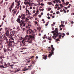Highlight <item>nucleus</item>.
I'll list each match as a JSON object with an SVG mask.
<instances>
[{
	"mask_svg": "<svg viewBox=\"0 0 74 74\" xmlns=\"http://www.w3.org/2000/svg\"><path fill=\"white\" fill-rule=\"evenodd\" d=\"M51 49H52L51 50V53L49 54L48 57H49V58H51V56L52 55V54H53V51H54V50H55V48L53 47V45H51Z\"/></svg>",
	"mask_w": 74,
	"mask_h": 74,
	"instance_id": "f257e3e1",
	"label": "nucleus"
},
{
	"mask_svg": "<svg viewBox=\"0 0 74 74\" xmlns=\"http://www.w3.org/2000/svg\"><path fill=\"white\" fill-rule=\"evenodd\" d=\"M61 34V33L60 32H58L57 33H54V34H53V35H54V36H52V38L55 40V38H56V37H59V35H60V34Z\"/></svg>",
	"mask_w": 74,
	"mask_h": 74,
	"instance_id": "f03ea898",
	"label": "nucleus"
},
{
	"mask_svg": "<svg viewBox=\"0 0 74 74\" xmlns=\"http://www.w3.org/2000/svg\"><path fill=\"white\" fill-rule=\"evenodd\" d=\"M59 30L58 29V28H56L55 29V30H54L53 31H51L52 33H59L58 32Z\"/></svg>",
	"mask_w": 74,
	"mask_h": 74,
	"instance_id": "7ed1b4c3",
	"label": "nucleus"
},
{
	"mask_svg": "<svg viewBox=\"0 0 74 74\" xmlns=\"http://www.w3.org/2000/svg\"><path fill=\"white\" fill-rule=\"evenodd\" d=\"M6 43L8 45H10V47H11L12 46V42L11 41H8L6 42Z\"/></svg>",
	"mask_w": 74,
	"mask_h": 74,
	"instance_id": "20e7f679",
	"label": "nucleus"
},
{
	"mask_svg": "<svg viewBox=\"0 0 74 74\" xmlns=\"http://www.w3.org/2000/svg\"><path fill=\"white\" fill-rule=\"evenodd\" d=\"M9 33H10L9 30H7V31L5 33V34H6V36H9Z\"/></svg>",
	"mask_w": 74,
	"mask_h": 74,
	"instance_id": "39448f33",
	"label": "nucleus"
},
{
	"mask_svg": "<svg viewBox=\"0 0 74 74\" xmlns=\"http://www.w3.org/2000/svg\"><path fill=\"white\" fill-rule=\"evenodd\" d=\"M43 59H45V60H46L47 59V55H46L45 56V55H42Z\"/></svg>",
	"mask_w": 74,
	"mask_h": 74,
	"instance_id": "423d86ee",
	"label": "nucleus"
},
{
	"mask_svg": "<svg viewBox=\"0 0 74 74\" xmlns=\"http://www.w3.org/2000/svg\"><path fill=\"white\" fill-rule=\"evenodd\" d=\"M32 32L30 31H29V30H28L27 31V34H32Z\"/></svg>",
	"mask_w": 74,
	"mask_h": 74,
	"instance_id": "0eeeda50",
	"label": "nucleus"
},
{
	"mask_svg": "<svg viewBox=\"0 0 74 74\" xmlns=\"http://www.w3.org/2000/svg\"><path fill=\"white\" fill-rule=\"evenodd\" d=\"M24 3L25 5H27V4H29L30 3V2H29L28 1L26 2V3L25 2H24Z\"/></svg>",
	"mask_w": 74,
	"mask_h": 74,
	"instance_id": "6e6552de",
	"label": "nucleus"
},
{
	"mask_svg": "<svg viewBox=\"0 0 74 74\" xmlns=\"http://www.w3.org/2000/svg\"><path fill=\"white\" fill-rule=\"evenodd\" d=\"M29 37L30 38H35V37H34V36H32L31 35H29Z\"/></svg>",
	"mask_w": 74,
	"mask_h": 74,
	"instance_id": "1a4fd4ad",
	"label": "nucleus"
},
{
	"mask_svg": "<svg viewBox=\"0 0 74 74\" xmlns=\"http://www.w3.org/2000/svg\"><path fill=\"white\" fill-rule=\"evenodd\" d=\"M16 21L19 23H21V21H20V18H18Z\"/></svg>",
	"mask_w": 74,
	"mask_h": 74,
	"instance_id": "9d476101",
	"label": "nucleus"
},
{
	"mask_svg": "<svg viewBox=\"0 0 74 74\" xmlns=\"http://www.w3.org/2000/svg\"><path fill=\"white\" fill-rule=\"evenodd\" d=\"M23 15V17H22V19L23 20L25 19V14H24Z\"/></svg>",
	"mask_w": 74,
	"mask_h": 74,
	"instance_id": "9b49d317",
	"label": "nucleus"
},
{
	"mask_svg": "<svg viewBox=\"0 0 74 74\" xmlns=\"http://www.w3.org/2000/svg\"><path fill=\"white\" fill-rule=\"evenodd\" d=\"M47 4H49V5H51V4H52V5H53V4L51 2H48L47 3Z\"/></svg>",
	"mask_w": 74,
	"mask_h": 74,
	"instance_id": "f8f14e48",
	"label": "nucleus"
},
{
	"mask_svg": "<svg viewBox=\"0 0 74 74\" xmlns=\"http://www.w3.org/2000/svg\"><path fill=\"white\" fill-rule=\"evenodd\" d=\"M60 35H59V38H61V36H62V38H63V37H64V36H62V35L61 34H60Z\"/></svg>",
	"mask_w": 74,
	"mask_h": 74,
	"instance_id": "ddd939ff",
	"label": "nucleus"
},
{
	"mask_svg": "<svg viewBox=\"0 0 74 74\" xmlns=\"http://www.w3.org/2000/svg\"><path fill=\"white\" fill-rule=\"evenodd\" d=\"M28 26H29L28 27L27 26H26V28H28L29 29H30V26L31 25H29Z\"/></svg>",
	"mask_w": 74,
	"mask_h": 74,
	"instance_id": "4468645a",
	"label": "nucleus"
},
{
	"mask_svg": "<svg viewBox=\"0 0 74 74\" xmlns=\"http://www.w3.org/2000/svg\"><path fill=\"white\" fill-rule=\"evenodd\" d=\"M25 24V21H23L22 22V23L20 24V26H22L23 25V24Z\"/></svg>",
	"mask_w": 74,
	"mask_h": 74,
	"instance_id": "2eb2a0df",
	"label": "nucleus"
},
{
	"mask_svg": "<svg viewBox=\"0 0 74 74\" xmlns=\"http://www.w3.org/2000/svg\"><path fill=\"white\" fill-rule=\"evenodd\" d=\"M5 67H9V66H8V64H7L6 63H5Z\"/></svg>",
	"mask_w": 74,
	"mask_h": 74,
	"instance_id": "dca6fc26",
	"label": "nucleus"
},
{
	"mask_svg": "<svg viewBox=\"0 0 74 74\" xmlns=\"http://www.w3.org/2000/svg\"><path fill=\"white\" fill-rule=\"evenodd\" d=\"M29 69H26L25 70V69H23L22 71H27V70H29Z\"/></svg>",
	"mask_w": 74,
	"mask_h": 74,
	"instance_id": "f3484780",
	"label": "nucleus"
},
{
	"mask_svg": "<svg viewBox=\"0 0 74 74\" xmlns=\"http://www.w3.org/2000/svg\"><path fill=\"white\" fill-rule=\"evenodd\" d=\"M55 1L56 3H59V0H55Z\"/></svg>",
	"mask_w": 74,
	"mask_h": 74,
	"instance_id": "a211bd4d",
	"label": "nucleus"
},
{
	"mask_svg": "<svg viewBox=\"0 0 74 74\" xmlns=\"http://www.w3.org/2000/svg\"><path fill=\"white\" fill-rule=\"evenodd\" d=\"M28 30H29V31H30L31 32H33V31L32 30V29H29Z\"/></svg>",
	"mask_w": 74,
	"mask_h": 74,
	"instance_id": "6ab92c4d",
	"label": "nucleus"
},
{
	"mask_svg": "<svg viewBox=\"0 0 74 74\" xmlns=\"http://www.w3.org/2000/svg\"><path fill=\"white\" fill-rule=\"evenodd\" d=\"M10 34L11 37H12V36H14V34H13V33L11 34V33H10Z\"/></svg>",
	"mask_w": 74,
	"mask_h": 74,
	"instance_id": "aec40b11",
	"label": "nucleus"
},
{
	"mask_svg": "<svg viewBox=\"0 0 74 74\" xmlns=\"http://www.w3.org/2000/svg\"><path fill=\"white\" fill-rule=\"evenodd\" d=\"M3 50L4 52H6V50L5 49V48H3Z\"/></svg>",
	"mask_w": 74,
	"mask_h": 74,
	"instance_id": "412c9836",
	"label": "nucleus"
},
{
	"mask_svg": "<svg viewBox=\"0 0 74 74\" xmlns=\"http://www.w3.org/2000/svg\"><path fill=\"white\" fill-rule=\"evenodd\" d=\"M69 4V2H66V5H68V4Z\"/></svg>",
	"mask_w": 74,
	"mask_h": 74,
	"instance_id": "4be33fe9",
	"label": "nucleus"
},
{
	"mask_svg": "<svg viewBox=\"0 0 74 74\" xmlns=\"http://www.w3.org/2000/svg\"><path fill=\"white\" fill-rule=\"evenodd\" d=\"M61 26H62V27H64V25L62 24L61 25Z\"/></svg>",
	"mask_w": 74,
	"mask_h": 74,
	"instance_id": "5701e85b",
	"label": "nucleus"
},
{
	"mask_svg": "<svg viewBox=\"0 0 74 74\" xmlns=\"http://www.w3.org/2000/svg\"><path fill=\"white\" fill-rule=\"evenodd\" d=\"M60 5V7H63V6L62 5V4H60V5Z\"/></svg>",
	"mask_w": 74,
	"mask_h": 74,
	"instance_id": "b1692460",
	"label": "nucleus"
},
{
	"mask_svg": "<svg viewBox=\"0 0 74 74\" xmlns=\"http://www.w3.org/2000/svg\"><path fill=\"white\" fill-rule=\"evenodd\" d=\"M51 8H48V11H50V10H51Z\"/></svg>",
	"mask_w": 74,
	"mask_h": 74,
	"instance_id": "393cba45",
	"label": "nucleus"
},
{
	"mask_svg": "<svg viewBox=\"0 0 74 74\" xmlns=\"http://www.w3.org/2000/svg\"><path fill=\"white\" fill-rule=\"evenodd\" d=\"M63 11L65 13H66V11L65 9H63Z\"/></svg>",
	"mask_w": 74,
	"mask_h": 74,
	"instance_id": "a878e982",
	"label": "nucleus"
},
{
	"mask_svg": "<svg viewBox=\"0 0 74 74\" xmlns=\"http://www.w3.org/2000/svg\"><path fill=\"white\" fill-rule=\"evenodd\" d=\"M23 45H23L24 47H26V46H27V45H26V43H24Z\"/></svg>",
	"mask_w": 74,
	"mask_h": 74,
	"instance_id": "bb28decb",
	"label": "nucleus"
},
{
	"mask_svg": "<svg viewBox=\"0 0 74 74\" xmlns=\"http://www.w3.org/2000/svg\"><path fill=\"white\" fill-rule=\"evenodd\" d=\"M5 38L6 39V40H8V39L7 38V37L6 36L5 37Z\"/></svg>",
	"mask_w": 74,
	"mask_h": 74,
	"instance_id": "cd10ccee",
	"label": "nucleus"
},
{
	"mask_svg": "<svg viewBox=\"0 0 74 74\" xmlns=\"http://www.w3.org/2000/svg\"><path fill=\"white\" fill-rule=\"evenodd\" d=\"M59 13H60V12H56V14H59Z\"/></svg>",
	"mask_w": 74,
	"mask_h": 74,
	"instance_id": "c85d7f7f",
	"label": "nucleus"
},
{
	"mask_svg": "<svg viewBox=\"0 0 74 74\" xmlns=\"http://www.w3.org/2000/svg\"><path fill=\"white\" fill-rule=\"evenodd\" d=\"M13 8V5H11L10 6V8Z\"/></svg>",
	"mask_w": 74,
	"mask_h": 74,
	"instance_id": "c756f323",
	"label": "nucleus"
},
{
	"mask_svg": "<svg viewBox=\"0 0 74 74\" xmlns=\"http://www.w3.org/2000/svg\"><path fill=\"white\" fill-rule=\"evenodd\" d=\"M16 11H15L13 12V14H16Z\"/></svg>",
	"mask_w": 74,
	"mask_h": 74,
	"instance_id": "7c9ffc66",
	"label": "nucleus"
},
{
	"mask_svg": "<svg viewBox=\"0 0 74 74\" xmlns=\"http://www.w3.org/2000/svg\"><path fill=\"white\" fill-rule=\"evenodd\" d=\"M39 12V11H38V10H37V11L36 12V13H38Z\"/></svg>",
	"mask_w": 74,
	"mask_h": 74,
	"instance_id": "2f4dec72",
	"label": "nucleus"
},
{
	"mask_svg": "<svg viewBox=\"0 0 74 74\" xmlns=\"http://www.w3.org/2000/svg\"><path fill=\"white\" fill-rule=\"evenodd\" d=\"M9 9H10L9 11L10 12H11V10H12V9H11L10 8H9Z\"/></svg>",
	"mask_w": 74,
	"mask_h": 74,
	"instance_id": "473e14b6",
	"label": "nucleus"
},
{
	"mask_svg": "<svg viewBox=\"0 0 74 74\" xmlns=\"http://www.w3.org/2000/svg\"><path fill=\"white\" fill-rule=\"evenodd\" d=\"M38 29H39V31H40V30H41V27H39Z\"/></svg>",
	"mask_w": 74,
	"mask_h": 74,
	"instance_id": "72a5a7b5",
	"label": "nucleus"
},
{
	"mask_svg": "<svg viewBox=\"0 0 74 74\" xmlns=\"http://www.w3.org/2000/svg\"><path fill=\"white\" fill-rule=\"evenodd\" d=\"M47 18L48 19H50V18H51V17H50L49 16H48L47 17Z\"/></svg>",
	"mask_w": 74,
	"mask_h": 74,
	"instance_id": "f704fd0d",
	"label": "nucleus"
},
{
	"mask_svg": "<svg viewBox=\"0 0 74 74\" xmlns=\"http://www.w3.org/2000/svg\"><path fill=\"white\" fill-rule=\"evenodd\" d=\"M48 24L47 23L45 24V26H48V24L49 23L48 22H47Z\"/></svg>",
	"mask_w": 74,
	"mask_h": 74,
	"instance_id": "c9c22d12",
	"label": "nucleus"
},
{
	"mask_svg": "<svg viewBox=\"0 0 74 74\" xmlns=\"http://www.w3.org/2000/svg\"><path fill=\"white\" fill-rule=\"evenodd\" d=\"M60 7H58V9H57V10H60Z\"/></svg>",
	"mask_w": 74,
	"mask_h": 74,
	"instance_id": "e433bc0d",
	"label": "nucleus"
},
{
	"mask_svg": "<svg viewBox=\"0 0 74 74\" xmlns=\"http://www.w3.org/2000/svg\"><path fill=\"white\" fill-rule=\"evenodd\" d=\"M28 14L29 15H31V13H30V12L29 11L28 12Z\"/></svg>",
	"mask_w": 74,
	"mask_h": 74,
	"instance_id": "4c0bfd02",
	"label": "nucleus"
},
{
	"mask_svg": "<svg viewBox=\"0 0 74 74\" xmlns=\"http://www.w3.org/2000/svg\"><path fill=\"white\" fill-rule=\"evenodd\" d=\"M23 26L25 27V26H26V24H25V23L23 24Z\"/></svg>",
	"mask_w": 74,
	"mask_h": 74,
	"instance_id": "58836bf2",
	"label": "nucleus"
},
{
	"mask_svg": "<svg viewBox=\"0 0 74 74\" xmlns=\"http://www.w3.org/2000/svg\"><path fill=\"white\" fill-rule=\"evenodd\" d=\"M53 2L54 3H56V1H55H55H53Z\"/></svg>",
	"mask_w": 74,
	"mask_h": 74,
	"instance_id": "ea45409f",
	"label": "nucleus"
},
{
	"mask_svg": "<svg viewBox=\"0 0 74 74\" xmlns=\"http://www.w3.org/2000/svg\"><path fill=\"white\" fill-rule=\"evenodd\" d=\"M62 35H63V36H65V34L64 33H62Z\"/></svg>",
	"mask_w": 74,
	"mask_h": 74,
	"instance_id": "a19ab883",
	"label": "nucleus"
},
{
	"mask_svg": "<svg viewBox=\"0 0 74 74\" xmlns=\"http://www.w3.org/2000/svg\"><path fill=\"white\" fill-rule=\"evenodd\" d=\"M66 34L67 36H69V32L67 33Z\"/></svg>",
	"mask_w": 74,
	"mask_h": 74,
	"instance_id": "79ce46f5",
	"label": "nucleus"
},
{
	"mask_svg": "<svg viewBox=\"0 0 74 74\" xmlns=\"http://www.w3.org/2000/svg\"><path fill=\"white\" fill-rule=\"evenodd\" d=\"M19 5H20V3H18L17 6H19Z\"/></svg>",
	"mask_w": 74,
	"mask_h": 74,
	"instance_id": "37998d69",
	"label": "nucleus"
},
{
	"mask_svg": "<svg viewBox=\"0 0 74 74\" xmlns=\"http://www.w3.org/2000/svg\"><path fill=\"white\" fill-rule=\"evenodd\" d=\"M39 17H40V18H41V15H38Z\"/></svg>",
	"mask_w": 74,
	"mask_h": 74,
	"instance_id": "c03bdc74",
	"label": "nucleus"
},
{
	"mask_svg": "<svg viewBox=\"0 0 74 74\" xmlns=\"http://www.w3.org/2000/svg\"><path fill=\"white\" fill-rule=\"evenodd\" d=\"M8 66H10V64H11V63H9V62H8Z\"/></svg>",
	"mask_w": 74,
	"mask_h": 74,
	"instance_id": "a18cd8bd",
	"label": "nucleus"
},
{
	"mask_svg": "<svg viewBox=\"0 0 74 74\" xmlns=\"http://www.w3.org/2000/svg\"><path fill=\"white\" fill-rule=\"evenodd\" d=\"M32 35H33V36H32L33 37H35L34 36H35V34H32Z\"/></svg>",
	"mask_w": 74,
	"mask_h": 74,
	"instance_id": "49530a36",
	"label": "nucleus"
},
{
	"mask_svg": "<svg viewBox=\"0 0 74 74\" xmlns=\"http://www.w3.org/2000/svg\"><path fill=\"white\" fill-rule=\"evenodd\" d=\"M60 12H63V10H62V9H61L60 10Z\"/></svg>",
	"mask_w": 74,
	"mask_h": 74,
	"instance_id": "de8ad7c7",
	"label": "nucleus"
},
{
	"mask_svg": "<svg viewBox=\"0 0 74 74\" xmlns=\"http://www.w3.org/2000/svg\"><path fill=\"white\" fill-rule=\"evenodd\" d=\"M35 24H36V25H37V22L36 21V22H35Z\"/></svg>",
	"mask_w": 74,
	"mask_h": 74,
	"instance_id": "09e8293b",
	"label": "nucleus"
},
{
	"mask_svg": "<svg viewBox=\"0 0 74 74\" xmlns=\"http://www.w3.org/2000/svg\"><path fill=\"white\" fill-rule=\"evenodd\" d=\"M12 5H14V2H13V3H12Z\"/></svg>",
	"mask_w": 74,
	"mask_h": 74,
	"instance_id": "8fccbe9b",
	"label": "nucleus"
},
{
	"mask_svg": "<svg viewBox=\"0 0 74 74\" xmlns=\"http://www.w3.org/2000/svg\"><path fill=\"white\" fill-rule=\"evenodd\" d=\"M33 10H35L36 9V8H35V7H33Z\"/></svg>",
	"mask_w": 74,
	"mask_h": 74,
	"instance_id": "3c124183",
	"label": "nucleus"
},
{
	"mask_svg": "<svg viewBox=\"0 0 74 74\" xmlns=\"http://www.w3.org/2000/svg\"><path fill=\"white\" fill-rule=\"evenodd\" d=\"M33 13H35L36 12V11L33 10Z\"/></svg>",
	"mask_w": 74,
	"mask_h": 74,
	"instance_id": "603ef678",
	"label": "nucleus"
},
{
	"mask_svg": "<svg viewBox=\"0 0 74 74\" xmlns=\"http://www.w3.org/2000/svg\"><path fill=\"white\" fill-rule=\"evenodd\" d=\"M64 8H65V9L66 10H67V8L66 7H64Z\"/></svg>",
	"mask_w": 74,
	"mask_h": 74,
	"instance_id": "864d4df0",
	"label": "nucleus"
},
{
	"mask_svg": "<svg viewBox=\"0 0 74 74\" xmlns=\"http://www.w3.org/2000/svg\"><path fill=\"white\" fill-rule=\"evenodd\" d=\"M2 67H3V68H6V67H4V66L3 65H2Z\"/></svg>",
	"mask_w": 74,
	"mask_h": 74,
	"instance_id": "5fc2aeb1",
	"label": "nucleus"
},
{
	"mask_svg": "<svg viewBox=\"0 0 74 74\" xmlns=\"http://www.w3.org/2000/svg\"><path fill=\"white\" fill-rule=\"evenodd\" d=\"M43 3H42L40 5H44V4L43 5L42 4Z\"/></svg>",
	"mask_w": 74,
	"mask_h": 74,
	"instance_id": "6e6d98bb",
	"label": "nucleus"
},
{
	"mask_svg": "<svg viewBox=\"0 0 74 74\" xmlns=\"http://www.w3.org/2000/svg\"><path fill=\"white\" fill-rule=\"evenodd\" d=\"M2 3H3V1H1V2L0 3V4H2Z\"/></svg>",
	"mask_w": 74,
	"mask_h": 74,
	"instance_id": "4d7b16f0",
	"label": "nucleus"
},
{
	"mask_svg": "<svg viewBox=\"0 0 74 74\" xmlns=\"http://www.w3.org/2000/svg\"><path fill=\"white\" fill-rule=\"evenodd\" d=\"M58 2H59L60 3H61V1H60V0H59V1H58Z\"/></svg>",
	"mask_w": 74,
	"mask_h": 74,
	"instance_id": "13d9d810",
	"label": "nucleus"
},
{
	"mask_svg": "<svg viewBox=\"0 0 74 74\" xmlns=\"http://www.w3.org/2000/svg\"><path fill=\"white\" fill-rule=\"evenodd\" d=\"M74 23V22L72 21L71 22V23H72V24H73Z\"/></svg>",
	"mask_w": 74,
	"mask_h": 74,
	"instance_id": "bf43d9fd",
	"label": "nucleus"
},
{
	"mask_svg": "<svg viewBox=\"0 0 74 74\" xmlns=\"http://www.w3.org/2000/svg\"><path fill=\"white\" fill-rule=\"evenodd\" d=\"M53 25H55L56 23H54V22H53Z\"/></svg>",
	"mask_w": 74,
	"mask_h": 74,
	"instance_id": "052dcab7",
	"label": "nucleus"
},
{
	"mask_svg": "<svg viewBox=\"0 0 74 74\" xmlns=\"http://www.w3.org/2000/svg\"><path fill=\"white\" fill-rule=\"evenodd\" d=\"M22 29H23V31H24L25 30V28H23Z\"/></svg>",
	"mask_w": 74,
	"mask_h": 74,
	"instance_id": "680f3d73",
	"label": "nucleus"
},
{
	"mask_svg": "<svg viewBox=\"0 0 74 74\" xmlns=\"http://www.w3.org/2000/svg\"><path fill=\"white\" fill-rule=\"evenodd\" d=\"M42 21H44V19H42Z\"/></svg>",
	"mask_w": 74,
	"mask_h": 74,
	"instance_id": "e2e57ef3",
	"label": "nucleus"
},
{
	"mask_svg": "<svg viewBox=\"0 0 74 74\" xmlns=\"http://www.w3.org/2000/svg\"><path fill=\"white\" fill-rule=\"evenodd\" d=\"M26 11H27L28 12H29V11L28 10H26Z\"/></svg>",
	"mask_w": 74,
	"mask_h": 74,
	"instance_id": "0e129e2a",
	"label": "nucleus"
},
{
	"mask_svg": "<svg viewBox=\"0 0 74 74\" xmlns=\"http://www.w3.org/2000/svg\"><path fill=\"white\" fill-rule=\"evenodd\" d=\"M54 27H52V29L53 30H54Z\"/></svg>",
	"mask_w": 74,
	"mask_h": 74,
	"instance_id": "69168bd1",
	"label": "nucleus"
},
{
	"mask_svg": "<svg viewBox=\"0 0 74 74\" xmlns=\"http://www.w3.org/2000/svg\"><path fill=\"white\" fill-rule=\"evenodd\" d=\"M55 6H58V4H56V5H55Z\"/></svg>",
	"mask_w": 74,
	"mask_h": 74,
	"instance_id": "338daca9",
	"label": "nucleus"
},
{
	"mask_svg": "<svg viewBox=\"0 0 74 74\" xmlns=\"http://www.w3.org/2000/svg\"><path fill=\"white\" fill-rule=\"evenodd\" d=\"M53 12V11L51 10V13H52Z\"/></svg>",
	"mask_w": 74,
	"mask_h": 74,
	"instance_id": "774afa93",
	"label": "nucleus"
}]
</instances>
